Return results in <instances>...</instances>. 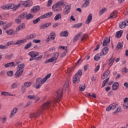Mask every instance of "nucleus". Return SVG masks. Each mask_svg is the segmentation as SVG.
Returning <instances> with one entry per match:
<instances>
[{
    "label": "nucleus",
    "mask_w": 128,
    "mask_h": 128,
    "mask_svg": "<svg viewBox=\"0 0 128 128\" xmlns=\"http://www.w3.org/2000/svg\"><path fill=\"white\" fill-rule=\"evenodd\" d=\"M51 106L52 102H50V101H48L47 102H44L41 106L42 110H38V112H36L30 114L29 118H36L37 116H39L42 114L44 110H48V108H50Z\"/></svg>",
    "instance_id": "obj_1"
},
{
    "label": "nucleus",
    "mask_w": 128,
    "mask_h": 128,
    "mask_svg": "<svg viewBox=\"0 0 128 128\" xmlns=\"http://www.w3.org/2000/svg\"><path fill=\"white\" fill-rule=\"evenodd\" d=\"M50 76H52V74H49L46 75L43 79H42L40 78H38L36 80V85L35 86L36 88H40L42 86V84H44V82L48 80V79L50 78Z\"/></svg>",
    "instance_id": "obj_2"
},
{
    "label": "nucleus",
    "mask_w": 128,
    "mask_h": 128,
    "mask_svg": "<svg viewBox=\"0 0 128 128\" xmlns=\"http://www.w3.org/2000/svg\"><path fill=\"white\" fill-rule=\"evenodd\" d=\"M118 106V104H111L106 108V110H107V112H110V110H114V108H116V110L114 111L113 114H118V112H122V108H120V107Z\"/></svg>",
    "instance_id": "obj_3"
},
{
    "label": "nucleus",
    "mask_w": 128,
    "mask_h": 128,
    "mask_svg": "<svg viewBox=\"0 0 128 128\" xmlns=\"http://www.w3.org/2000/svg\"><path fill=\"white\" fill-rule=\"evenodd\" d=\"M24 64H19L18 66V70L16 71V72L15 74V78H18L22 74V72H24Z\"/></svg>",
    "instance_id": "obj_4"
},
{
    "label": "nucleus",
    "mask_w": 128,
    "mask_h": 128,
    "mask_svg": "<svg viewBox=\"0 0 128 128\" xmlns=\"http://www.w3.org/2000/svg\"><path fill=\"white\" fill-rule=\"evenodd\" d=\"M62 89H59L56 92V98H54V100L52 101L54 104H56V102H58L60 100V98H62Z\"/></svg>",
    "instance_id": "obj_5"
},
{
    "label": "nucleus",
    "mask_w": 128,
    "mask_h": 128,
    "mask_svg": "<svg viewBox=\"0 0 128 128\" xmlns=\"http://www.w3.org/2000/svg\"><path fill=\"white\" fill-rule=\"evenodd\" d=\"M82 76V70H79L73 78L74 84H76V82H78V84L80 81V78Z\"/></svg>",
    "instance_id": "obj_6"
},
{
    "label": "nucleus",
    "mask_w": 128,
    "mask_h": 128,
    "mask_svg": "<svg viewBox=\"0 0 128 128\" xmlns=\"http://www.w3.org/2000/svg\"><path fill=\"white\" fill-rule=\"evenodd\" d=\"M24 14H22L20 16H19L17 18L14 20V22L16 24H20L22 22V20H24Z\"/></svg>",
    "instance_id": "obj_7"
},
{
    "label": "nucleus",
    "mask_w": 128,
    "mask_h": 128,
    "mask_svg": "<svg viewBox=\"0 0 128 128\" xmlns=\"http://www.w3.org/2000/svg\"><path fill=\"white\" fill-rule=\"evenodd\" d=\"M28 55L31 56V58H35L38 56H40V53L38 52L32 51L28 53Z\"/></svg>",
    "instance_id": "obj_8"
},
{
    "label": "nucleus",
    "mask_w": 128,
    "mask_h": 128,
    "mask_svg": "<svg viewBox=\"0 0 128 128\" xmlns=\"http://www.w3.org/2000/svg\"><path fill=\"white\" fill-rule=\"evenodd\" d=\"M110 37L109 38L108 37L105 38L102 42L103 46H108V44H110Z\"/></svg>",
    "instance_id": "obj_9"
},
{
    "label": "nucleus",
    "mask_w": 128,
    "mask_h": 128,
    "mask_svg": "<svg viewBox=\"0 0 128 128\" xmlns=\"http://www.w3.org/2000/svg\"><path fill=\"white\" fill-rule=\"evenodd\" d=\"M108 47H104L100 52V56L108 54Z\"/></svg>",
    "instance_id": "obj_10"
},
{
    "label": "nucleus",
    "mask_w": 128,
    "mask_h": 128,
    "mask_svg": "<svg viewBox=\"0 0 128 128\" xmlns=\"http://www.w3.org/2000/svg\"><path fill=\"white\" fill-rule=\"evenodd\" d=\"M52 8L54 12H60L62 10V7L56 4L53 5Z\"/></svg>",
    "instance_id": "obj_11"
},
{
    "label": "nucleus",
    "mask_w": 128,
    "mask_h": 128,
    "mask_svg": "<svg viewBox=\"0 0 128 128\" xmlns=\"http://www.w3.org/2000/svg\"><path fill=\"white\" fill-rule=\"evenodd\" d=\"M70 12V6H66L64 8L63 14H64L66 15L68 14Z\"/></svg>",
    "instance_id": "obj_12"
},
{
    "label": "nucleus",
    "mask_w": 128,
    "mask_h": 128,
    "mask_svg": "<svg viewBox=\"0 0 128 128\" xmlns=\"http://www.w3.org/2000/svg\"><path fill=\"white\" fill-rule=\"evenodd\" d=\"M52 16V12H49L41 16L40 18L42 20L44 18H50Z\"/></svg>",
    "instance_id": "obj_13"
},
{
    "label": "nucleus",
    "mask_w": 128,
    "mask_h": 128,
    "mask_svg": "<svg viewBox=\"0 0 128 128\" xmlns=\"http://www.w3.org/2000/svg\"><path fill=\"white\" fill-rule=\"evenodd\" d=\"M116 16H118V11L115 10L110 14V16L108 18V20H112Z\"/></svg>",
    "instance_id": "obj_14"
},
{
    "label": "nucleus",
    "mask_w": 128,
    "mask_h": 128,
    "mask_svg": "<svg viewBox=\"0 0 128 128\" xmlns=\"http://www.w3.org/2000/svg\"><path fill=\"white\" fill-rule=\"evenodd\" d=\"M40 10V6H35L31 10V12L32 14L38 12Z\"/></svg>",
    "instance_id": "obj_15"
},
{
    "label": "nucleus",
    "mask_w": 128,
    "mask_h": 128,
    "mask_svg": "<svg viewBox=\"0 0 128 128\" xmlns=\"http://www.w3.org/2000/svg\"><path fill=\"white\" fill-rule=\"evenodd\" d=\"M22 14H24V18H26V20H31V18H34V15L32 14H27L26 12H24Z\"/></svg>",
    "instance_id": "obj_16"
},
{
    "label": "nucleus",
    "mask_w": 128,
    "mask_h": 128,
    "mask_svg": "<svg viewBox=\"0 0 128 128\" xmlns=\"http://www.w3.org/2000/svg\"><path fill=\"white\" fill-rule=\"evenodd\" d=\"M82 34V32H80V33L77 34L74 38L73 42H78V38H80Z\"/></svg>",
    "instance_id": "obj_17"
},
{
    "label": "nucleus",
    "mask_w": 128,
    "mask_h": 128,
    "mask_svg": "<svg viewBox=\"0 0 128 128\" xmlns=\"http://www.w3.org/2000/svg\"><path fill=\"white\" fill-rule=\"evenodd\" d=\"M52 26L51 22L47 23L46 24H43L42 25H40V28L42 30H46V28H48V26Z\"/></svg>",
    "instance_id": "obj_18"
},
{
    "label": "nucleus",
    "mask_w": 128,
    "mask_h": 128,
    "mask_svg": "<svg viewBox=\"0 0 128 128\" xmlns=\"http://www.w3.org/2000/svg\"><path fill=\"white\" fill-rule=\"evenodd\" d=\"M24 28H26V24L22 23L16 28V32H20V30H24Z\"/></svg>",
    "instance_id": "obj_19"
},
{
    "label": "nucleus",
    "mask_w": 128,
    "mask_h": 128,
    "mask_svg": "<svg viewBox=\"0 0 128 128\" xmlns=\"http://www.w3.org/2000/svg\"><path fill=\"white\" fill-rule=\"evenodd\" d=\"M92 14H89L88 18H87V19L86 20V24H90V22H92Z\"/></svg>",
    "instance_id": "obj_20"
},
{
    "label": "nucleus",
    "mask_w": 128,
    "mask_h": 128,
    "mask_svg": "<svg viewBox=\"0 0 128 128\" xmlns=\"http://www.w3.org/2000/svg\"><path fill=\"white\" fill-rule=\"evenodd\" d=\"M118 86H119L118 82H114L112 86V90H118Z\"/></svg>",
    "instance_id": "obj_21"
},
{
    "label": "nucleus",
    "mask_w": 128,
    "mask_h": 128,
    "mask_svg": "<svg viewBox=\"0 0 128 128\" xmlns=\"http://www.w3.org/2000/svg\"><path fill=\"white\" fill-rule=\"evenodd\" d=\"M16 112H18V108H14L11 112V113L10 116V118H12V116H14V114H16Z\"/></svg>",
    "instance_id": "obj_22"
},
{
    "label": "nucleus",
    "mask_w": 128,
    "mask_h": 128,
    "mask_svg": "<svg viewBox=\"0 0 128 128\" xmlns=\"http://www.w3.org/2000/svg\"><path fill=\"white\" fill-rule=\"evenodd\" d=\"M110 69H108L106 70V71L103 74V76L104 77V78H108V76H110Z\"/></svg>",
    "instance_id": "obj_23"
},
{
    "label": "nucleus",
    "mask_w": 128,
    "mask_h": 128,
    "mask_svg": "<svg viewBox=\"0 0 128 128\" xmlns=\"http://www.w3.org/2000/svg\"><path fill=\"white\" fill-rule=\"evenodd\" d=\"M60 36H68V32L65 30L63 32H61L60 34Z\"/></svg>",
    "instance_id": "obj_24"
},
{
    "label": "nucleus",
    "mask_w": 128,
    "mask_h": 128,
    "mask_svg": "<svg viewBox=\"0 0 128 128\" xmlns=\"http://www.w3.org/2000/svg\"><path fill=\"white\" fill-rule=\"evenodd\" d=\"M122 36V30H119L117 32L116 34V38H120Z\"/></svg>",
    "instance_id": "obj_25"
},
{
    "label": "nucleus",
    "mask_w": 128,
    "mask_h": 128,
    "mask_svg": "<svg viewBox=\"0 0 128 128\" xmlns=\"http://www.w3.org/2000/svg\"><path fill=\"white\" fill-rule=\"evenodd\" d=\"M24 42H26L25 40H18L16 43H14V46L16 44H24Z\"/></svg>",
    "instance_id": "obj_26"
},
{
    "label": "nucleus",
    "mask_w": 128,
    "mask_h": 128,
    "mask_svg": "<svg viewBox=\"0 0 128 128\" xmlns=\"http://www.w3.org/2000/svg\"><path fill=\"white\" fill-rule=\"evenodd\" d=\"M110 62L108 66L110 68V66H112V64H114V58H110V59H109L108 60Z\"/></svg>",
    "instance_id": "obj_27"
},
{
    "label": "nucleus",
    "mask_w": 128,
    "mask_h": 128,
    "mask_svg": "<svg viewBox=\"0 0 128 128\" xmlns=\"http://www.w3.org/2000/svg\"><path fill=\"white\" fill-rule=\"evenodd\" d=\"M59 56H60V52H56L54 53L52 55V57L56 60Z\"/></svg>",
    "instance_id": "obj_28"
},
{
    "label": "nucleus",
    "mask_w": 128,
    "mask_h": 128,
    "mask_svg": "<svg viewBox=\"0 0 128 128\" xmlns=\"http://www.w3.org/2000/svg\"><path fill=\"white\" fill-rule=\"evenodd\" d=\"M54 60H56L54 58L53 56H52L50 58L46 60L44 62V64H48V62H54Z\"/></svg>",
    "instance_id": "obj_29"
},
{
    "label": "nucleus",
    "mask_w": 128,
    "mask_h": 128,
    "mask_svg": "<svg viewBox=\"0 0 128 128\" xmlns=\"http://www.w3.org/2000/svg\"><path fill=\"white\" fill-rule=\"evenodd\" d=\"M126 22L124 21L120 23L119 26L120 28H126Z\"/></svg>",
    "instance_id": "obj_30"
},
{
    "label": "nucleus",
    "mask_w": 128,
    "mask_h": 128,
    "mask_svg": "<svg viewBox=\"0 0 128 128\" xmlns=\"http://www.w3.org/2000/svg\"><path fill=\"white\" fill-rule=\"evenodd\" d=\"M82 26V23H78V24H74L72 26V28H80V26Z\"/></svg>",
    "instance_id": "obj_31"
},
{
    "label": "nucleus",
    "mask_w": 128,
    "mask_h": 128,
    "mask_svg": "<svg viewBox=\"0 0 128 128\" xmlns=\"http://www.w3.org/2000/svg\"><path fill=\"white\" fill-rule=\"evenodd\" d=\"M6 34H8V36H12V34H14V30H10L6 31Z\"/></svg>",
    "instance_id": "obj_32"
},
{
    "label": "nucleus",
    "mask_w": 128,
    "mask_h": 128,
    "mask_svg": "<svg viewBox=\"0 0 128 128\" xmlns=\"http://www.w3.org/2000/svg\"><path fill=\"white\" fill-rule=\"evenodd\" d=\"M60 18H62V14H58L55 16L54 20H58Z\"/></svg>",
    "instance_id": "obj_33"
},
{
    "label": "nucleus",
    "mask_w": 128,
    "mask_h": 128,
    "mask_svg": "<svg viewBox=\"0 0 128 128\" xmlns=\"http://www.w3.org/2000/svg\"><path fill=\"white\" fill-rule=\"evenodd\" d=\"M100 54H96L94 57V60H96V62L100 60Z\"/></svg>",
    "instance_id": "obj_34"
},
{
    "label": "nucleus",
    "mask_w": 128,
    "mask_h": 128,
    "mask_svg": "<svg viewBox=\"0 0 128 128\" xmlns=\"http://www.w3.org/2000/svg\"><path fill=\"white\" fill-rule=\"evenodd\" d=\"M36 34H31L29 36H28V37L27 38V40H32V38H36Z\"/></svg>",
    "instance_id": "obj_35"
},
{
    "label": "nucleus",
    "mask_w": 128,
    "mask_h": 128,
    "mask_svg": "<svg viewBox=\"0 0 128 128\" xmlns=\"http://www.w3.org/2000/svg\"><path fill=\"white\" fill-rule=\"evenodd\" d=\"M68 84H69L68 81H66L65 82V84H64V86H63V90H66V88H68Z\"/></svg>",
    "instance_id": "obj_36"
},
{
    "label": "nucleus",
    "mask_w": 128,
    "mask_h": 128,
    "mask_svg": "<svg viewBox=\"0 0 128 128\" xmlns=\"http://www.w3.org/2000/svg\"><path fill=\"white\" fill-rule=\"evenodd\" d=\"M109 80H110V78H106V80H104L103 81V84H102V88H104V87L106 86V82H108Z\"/></svg>",
    "instance_id": "obj_37"
},
{
    "label": "nucleus",
    "mask_w": 128,
    "mask_h": 128,
    "mask_svg": "<svg viewBox=\"0 0 128 128\" xmlns=\"http://www.w3.org/2000/svg\"><path fill=\"white\" fill-rule=\"evenodd\" d=\"M32 46V44L31 42H29L28 43L24 46V50H28V48H30Z\"/></svg>",
    "instance_id": "obj_38"
},
{
    "label": "nucleus",
    "mask_w": 128,
    "mask_h": 128,
    "mask_svg": "<svg viewBox=\"0 0 128 128\" xmlns=\"http://www.w3.org/2000/svg\"><path fill=\"white\" fill-rule=\"evenodd\" d=\"M80 90L81 92H84L86 90V84H82L80 86Z\"/></svg>",
    "instance_id": "obj_39"
},
{
    "label": "nucleus",
    "mask_w": 128,
    "mask_h": 128,
    "mask_svg": "<svg viewBox=\"0 0 128 128\" xmlns=\"http://www.w3.org/2000/svg\"><path fill=\"white\" fill-rule=\"evenodd\" d=\"M86 2L83 4L84 8H86L88 6L90 5V0H85Z\"/></svg>",
    "instance_id": "obj_40"
},
{
    "label": "nucleus",
    "mask_w": 128,
    "mask_h": 128,
    "mask_svg": "<svg viewBox=\"0 0 128 128\" xmlns=\"http://www.w3.org/2000/svg\"><path fill=\"white\" fill-rule=\"evenodd\" d=\"M50 38L51 40H54V38H56V33L54 32H51L50 33Z\"/></svg>",
    "instance_id": "obj_41"
},
{
    "label": "nucleus",
    "mask_w": 128,
    "mask_h": 128,
    "mask_svg": "<svg viewBox=\"0 0 128 128\" xmlns=\"http://www.w3.org/2000/svg\"><path fill=\"white\" fill-rule=\"evenodd\" d=\"M40 18H40H40H38L36 20H32L33 24H38V22L40 20Z\"/></svg>",
    "instance_id": "obj_42"
},
{
    "label": "nucleus",
    "mask_w": 128,
    "mask_h": 128,
    "mask_svg": "<svg viewBox=\"0 0 128 128\" xmlns=\"http://www.w3.org/2000/svg\"><path fill=\"white\" fill-rule=\"evenodd\" d=\"M32 86V83L30 82H26L24 83V86L26 88H30Z\"/></svg>",
    "instance_id": "obj_43"
},
{
    "label": "nucleus",
    "mask_w": 128,
    "mask_h": 128,
    "mask_svg": "<svg viewBox=\"0 0 128 128\" xmlns=\"http://www.w3.org/2000/svg\"><path fill=\"white\" fill-rule=\"evenodd\" d=\"M123 106L124 108H128V101L124 102Z\"/></svg>",
    "instance_id": "obj_44"
},
{
    "label": "nucleus",
    "mask_w": 128,
    "mask_h": 128,
    "mask_svg": "<svg viewBox=\"0 0 128 128\" xmlns=\"http://www.w3.org/2000/svg\"><path fill=\"white\" fill-rule=\"evenodd\" d=\"M8 6L9 10H12V8L14 9V4H8Z\"/></svg>",
    "instance_id": "obj_45"
},
{
    "label": "nucleus",
    "mask_w": 128,
    "mask_h": 128,
    "mask_svg": "<svg viewBox=\"0 0 128 128\" xmlns=\"http://www.w3.org/2000/svg\"><path fill=\"white\" fill-rule=\"evenodd\" d=\"M21 4L23 6H25L26 8H28V1L22 2H21Z\"/></svg>",
    "instance_id": "obj_46"
},
{
    "label": "nucleus",
    "mask_w": 128,
    "mask_h": 128,
    "mask_svg": "<svg viewBox=\"0 0 128 128\" xmlns=\"http://www.w3.org/2000/svg\"><path fill=\"white\" fill-rule=\"evenodd\" d=\"M42 55H41L36 58L35 57L34 60H37L38 62H40V60H42Z\"/></svg>",
    "instance_id": "obj_47"
},
{
    "label": "nucleus",
    "mask_w": 128,
    "mask_h": 128,
    "mask_svg": "<svg viewBox=\"0 0 128 128\" xmlns=\"http://www.w3.org/2000/svg\"><path fill=\"white\" fill-rule=\"evenodd\" d=\"M7 74L9 76H14V71L10 70V71L8 72H7Z\"/></svg>",
    "instance_id": "obj_48"
},
{
    "label": "nucleus",
    "mask_w": 128,
    "mask_h": 128,
    "mask_svg": "<svg viewBox=\"0 0 128 128\" xmlns=\"http://www.w3.org/2000/svg\"><path fill=\"white\" fill-rule=\"evenodd\" d=\"M2 120V124H5V122H6V118L4 117V118H2V117H0V120Z\"/></svg>",
    "instance_id": "obj_49"
},
{
    "label": "nucleus",
    "mask_w": 128,
    "mask_h": 128,
    "mask_svg": "<svg viewBox=\"0 0 128 128\" xmlns=\"http://www.w3.org/2000/svg\"><path fill=\"white\" fill-rule=\"evenodd\" d=\"M2 8L3 10H9L8 4H6V5L2 6Z\"/></svg>",
    "instance_id": "obj_50"
},
{
    "label": "nucleus",
    "mask_w": 128,
    "mask_h": 128,
    "mask_svg": "<svg viewBox=\"0 0 128 128\" xmlns=\"http://www.w3.org/2000/svg\"><path fill=\"white\" fill-rule=\"evenodd\" d=\"M64 1L62 0H60V1H59L56 4L57 6H62V4H64Z\"/></svg>",
    "instance_id": "obj_51"
},
{
    "label": "nucleus",
    "mask_w": 128,
    "mask_h": 128,
    "mask_svg": "<svg viewBox=\"0 0 128 128\" xmlns=\"http://www.w3.org/2000/svg\"><path fill=\"white\" fill-rule=\"evenodd\" d=\"M82 110H83L84 112H88V106H84L82 107Z\"/></svg>",
    "instance_id": "obj_52"
},
{
    "label": "nucleus",
    "mask_w": 128,
    "mask_h": 128,
    "mask_svg": "<svg viewBox=\"0 0 128 128\" xmlns=\"http://www.w3.org/2000/svg\"><path fill=\"white\" fill-rule=\"evenodd\" d=\"M106 10V8H102V10H100V15H102V14H103L104 12H105Z\"/></svg>",
    "instance_id": "obj_53"
},
{
    "label": "nucleus",
    "mask_w": 128,
    "mask_h": 128,
    "mask_svg": "<svg viewBox=\"0 0 128 128\" xmlns=\"http://www.w3.org/2000/svg\"><path fill=\"white\" fill-rule=\"evenodd\" d=\"M21 92L22 94H24L26 92V87L24 86H22Z\"/></svg>",
    "instance_id": "obj_54"
},
{
    "label": "nucleus",
    "mask_w": 128,
    "mask_h": 128,
    "mask_svg": "<svg viewBox=\"0 0 128 128\" xmlns=\"http://www.w3.org/2000/svg\"><path fill=\"white\" fill-rule=\"evenodd\" d=\"M52 4V0H48L47 4V6H50Z\"/></svg>",
    "instance_id": "obj_55"
},
{
    "label": "nucleus",
    "mask_w": 128,
    "mask_h": 128,
    "mask_svg": "<svg viewBox=\"0 0 128 128\" xmlns=\"http://www.w3.org/2000/svg\"><path fill=\"white\" fill-rule=\"evenodd\" d=\"M8 48L7 46L0 45V50H6Z\"/></svg>",
    "instance_id": "obj_56"
},
{
    "label": "nucleus",
    "mask_w": 128,
    "mask_h": 128,
    "mask_svg": "<svg viewBox=\"0 0 128 128\" xmlns=\"http://www.w3.org/2000/svg\"><path fill=\"white\" fill-rule=\"evenodd\" d=\"M118 50H120V48H122V43L118 42L116 46Z\"/></svg>",
    "instance_id": "obj_57"
},
{
    "label": "nucleus",
    "mask_w": 128,
    "mask_h": 128,
    "mask_svg": "<svg viewBox=\"0 0 128 128\" xmlns=\"http://www.w3.org/2000/svg\"><path fill=\"white\" fill-rule=\"evenodd\" d=\"M28 2V8H30V6H32V1H27Z\"/></svg>",
    "instance_id": "obj_58"
},
{
    "label": "nucleus",
    "mask_w": 128,
    "mask_h": 128,
    "mask_svg": "<svg viewBox=\"0 0 128 128\" xmlns=\"http://www.w3.org/2000/svg\"><path fill=\"white\" fill-rule=\"evenodd\" d=\"M34 95H29L28 96V98L30 100H34Z\"/></svg>",
    "instance_id": "obj_59"
},
{
    "label": "nucleus",
    "mask_w": 128,
    "mask_h": 128,
    "mask_svg": "<svg viewBox=\"0 0 128 128\" xmlns=\"http://www.w3.org/2000/svg\"><path fill=\"white\" fill-rule=\"evenodd\" d=\"M11 86L13 88H18V84L16 83H12L11 85Z\"/></svg>",
    "instance_id": "obj_60"
},
{
    "label": "nucleus",
    "mask_w": 128,
    "mask_h": 128,
    "mask_svg": "<svg viewBox=\"0 0 128 128\" xmlns=\"http://www.w3.org/2000/svg\"><path fill=\"white\" fill-rule=\"evenodd\" d=\"M68 54V50H65L61 55V58H64V56H66V55Z\"/></svg>",
    "instance_id": "obj_61"
},
{
    "label": "nucleus",
    "mask_w": 128,
    "mask_h": 128,
    "mask_svg": "<svg viewBox=\"0 0 128 128\" xmlns=\"http://www.w3.org/2000/svg\"><path fill=\"white\" fill-rule=\"evenodd\" d=\"M33 42H34L35 44H40V40L34 39L33 40Z\"/></svg>",
    "instance_id": "obj_62"
},
{
    "label": "nucleus",
    "mask_w": 128,
    "mask_h": 128,
    "mask_svg": "<svg viewBox=\"0 0 128 128\" xmlns=\"http://www.w3.org/2000/svg\"><path fill=\"white\" fill-rule=\"evenodd\" d=\"M8 92H2L1 93V94H2V96H8Z\"/></svg>",
    "instance_id": "obj_63"
},
{
    "label": "nucleus",
    "mask_w": 128,
    "mask_h": 128,
    "mask_svg": "<svg viewBox=\"0 0 128 128\" xmlns=\"http://www.w3.org/2000/svg\"><path fill=\"white\" fill-rule=\"evenodd\" d=\"M9 66H14V62H8Z\"/></svg>",
    "instance_id": "obj_64"
}]
</instances>
